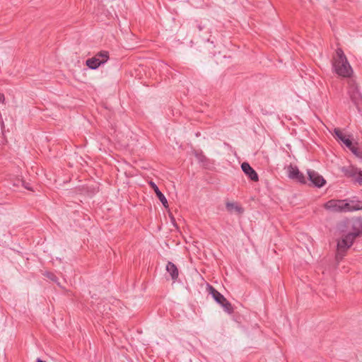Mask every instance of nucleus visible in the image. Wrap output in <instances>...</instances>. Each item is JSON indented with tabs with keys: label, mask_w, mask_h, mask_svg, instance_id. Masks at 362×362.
<instances>
[{
	"label": "nucleus",
	"mask_w": 362,
	"mask_h": 362,
	"mask_svg": "<svg viewBox=\"0 0 362 362\" xmlns=\"http://www.w3.org/2000/svg\"><path fill=\"white\" fill-rule=\"evenodd\" d=\"M326 184L325 179L318 174V188L324 187Z\"/></svg>",
	"instance_id": "21"
},
{
	"label": "nucleus",
	"mask_w": 362,
	"mask_h": 362,
	"mask_svg": "<svg viewBox=\"0 0 362 362\" xmlns=\"http://www.w3.org/2000/svg\"><path fill=\"white\" fill-rule=\"evenodd\" d=\"M325 208L334 212H344L341 199H331L325 204Z\"/></svg>",
	"instance_id": "8"
},
{
	"label": "nucleus",
	"mask_w": 362,
	"mask_h": 362,
	"mask_svg": "<svg viewBox=\"0 0 362 362\" xmlns=\"http://www.w3.org/2000/svg\"><path fill=\"white\" fill-rule=\"evenodd\" d=\"M208 288L209 293L212 296L214 300L223 308L224 311L228 314L233 313V308L231 303L224 297V296L212 286L209 285Z\"/></svg>",
	"instance_id": "3"
},
{
	"label": "nucleus",
	"mask_w": 362,
	"mask_h": 362,
	"mask_svg": "<svg viewBox=\"0 0 362 362\" xmlns=\"http://www.w3.org/2000/svg\"><path fill=\"white\" fill-rule=\"evenodd\" d=\"M354 209L356 211L362 210V201L358 200L357 197H356V203L354 206Z\"/></svg>",
	"instance_id": "23"
},
{
	"label": "nucleus",
	"mask_w": 362,
	"mask_h": 362,
	"mask_svg": "<svg viewBox=\"0 0 362 362\" xmlns=\"http://www.w3.org/2000/svg\"><path fill=\"white\" fill-rule=\"evenodd\" d=\"M36 362H45V361L41 360L40 358H37Z\"/></svg>",
	"instance_id": "27"
},
{
	"label": "nucleus",
	"mask_w": 362,
	"mask_h": 362,
	"mask_svg": "<svg viewBox=\"0 0 362 362\" xmlns=\"http://www.w3.org/2000/svg\"><path fill=\"white\" fill-rule=\"evenodd\" d=\"M95 57L99 59L101 62H103V64H105L109 59V53L107 51H101L97 53Z\"/></svg>",
	"instance_id": "17"
},
{
	"label": "nucleus",
	"mask_w": 362,
	"mask_h": 362,
	"mask_svg": "<svg viewBox=\"0 0 362 362\" xmlns=\"http://www.w3.org/2000/svg\"><path fill=\"white\" fill-rule=\"evenodd\" d=\"M166 270L170 274L173 280H177L178 278L179 272L176 265L174 263L168 262L166 264Z\"/></svg>",
	"instance_id": "13"
},
{
	"label": "nucleus",
	"mask_w": 362,
	"mask_h": 362,
	"mask_svg": "<svg viewBox=\"0 0 362 362\" xmlns=\"http://www.w3.org/2000/svg\"><path fill=\"white\" fill-rule=\"evenodd\" d=\"M334 66L337 74L341 76L349 77L353 73L352 68L347 59L336 62Z\"/></svg>",
	"instance_id": "6"
},
{
	"label": "nucleus",
	"mask_w": 362,
	"mask_h": 362,
	"mask_svg": "<svg viewBox=\"0 0 362 362\" xmlns=\"http://www.w3.org/2000/svg\"><path fill=\"white\" fill-rule=\"evenodd\" d=\"M317 121H320L322 123V124H323L322 122H321L319 118L317 119Z\"/></svg>",
	"instance_id": "29"
},
{
	"label": "nucleus",
	"mask_w": 362,
	"mask_h": 362,
	"mask_svg": "<svg viewBox=\"0 0 362 362\" xmlns=\"http://www.w3.org/2000/svg\"><path fill=\"white\" fill-rule=\"evenodd\" d=\"M348 148L356 157L362 158V149H361L358 147L356 146L353 143L351 144V146H350V148Z\"/></svg>",
	"instance_id": "18"
},
{
	"label": "nucleus",
	"mask_w": 362,
	"mask_h": 362,
	"mask_svg": "<svg viewBox=\"0 0 362 362\" xmlns=\"http://www.w3.org/2000/svg\"><path fill=\"white\" fill-rule=\"evenodd\" d=\"M196 28L198 29L199 31H202L204 28L201 23H199L197 21H196Z\"/></svg>",
	"instance_id": "25"
},
{
	"label": "nucleus",
	"mask_w": 362,
	"mask_h": 362,
	"mask_svg": "<svg viewBox=\"0 0 362 362\" xmlns=\"http://www.w3.org/2000/svg\"><path fill=\"white\" fill-rule=\"evenodd\" d=\"M25 187L28 189H30V188L28 186H25Z\"/></svg>",
	"instance_id": "28"
},
{
	"label": "nucleus",
	"mask_w": 362,
	"mask_h": 362,
	"mask_svg": "<svg viewBox=\"0 0 362 362\" xmlns=\"http://www.w3.org/2000/svg\"><path fill=\"white\" fill-rule=\"evenodd\" d=\"M242 170L252 181L257 182L259 180L258 175L248 163L244 162L241 165Z\"/></svg>",
	"instance_id": "9"
},
{
	"label": "nucleus",
	"mask_w": 362,
	"mask_h": 362,
	"mask_svg": "<svg viewBox=\"0 0 362 362\" xmlns=\"http://www.w3.org/2000/svg\"><path fill=\"white\" fill-rule=\"evenodd\" d=\"M355 239L352 235L345 236L341 235V238L337 240V251L335 257L337 262H340L346 256L348 250L352 246Z\"/></svg>",
	"instance_id": "2"
},
{
	"label": "nucleus",
	"mask_w": 362,
	"mask_h": 362,
	"mask_svg": "<svg viewBox=\"0 0 362 362\" xmlns=\"http://www.w3.org/2000/svg\"><path fill=\"white\" fill-rule=\"evenodd\" d=\"M341 171L344 175L359 185H362V170L354 165L343 166Z\"/></svg>",
	"instance_id": "4"
},
{
	"label": "nucleus",
	"mask_w": 362,
	"mask_h": 362,
	"mask_svg": "<svg viewBox=\"0 0 362 362\" xmlns=\"http://www.w3.org/2000/svg\"><path fill=\"white\" fill-rule=\"evenodd\" d=\"M288 177L299 183L305 184L306 178L297 166L290 165L287 168Z\"/></svg>",
	"instance_id": "7"
},
{
	"label": "nucleus",
	"mask_w": 362,
	"mask_h": 362,
	"mask_svg": "<svg viewBox=\"0 0 362 362\" xmlns=\"http://www.w3.org/2000/svg\"><path fill=\"white\" fill-rule=\"evenodd\" d=\"M226 207L230 213L236 211L238 214H242L243 212V209L233 202H227L226 204Z\"/></svg>",
	"instance_id": "15"
},
{
	"label": "nucleus",
	"mask_w": 362,
	"mask_h": 362,
	"mask_svg": "<svg viewBox=\"0 0 362 362\" xmlns=\"http://www.w3.org/2000/svg\"><path fill=\"white\" fill-rule=\"evenodd\" d=\"M337 54L338 56V60L337 62H341L347 59L346 55L344 54L343 50L340 48L337 49Z\"/></svg>",
	"instance_id": "20"
},
{
	"label": "nucleus",
	"mask_w": 362,
	"mask_h": 362,
	"mask_svg": "<svg viewBox=\"0 0 362 362\" xmlns=\"http://www.w3.org/2000/svg\"><path fill=\"white\" fill-rule=\"evenodd\" d=\"M356 220L362 233V216L356 217Z\"/></svg>",
	"instance_id": "24"
},
{
	"label": "nucleus",
	"mask_w": 362,
	"mask_h": 362,
	"mask_svg": "<svg viewBox=\"0 0 362 362\" xmlns=\"http://www.w3.org/2000/svg\"><path fill=\"white\" fill-rule=\"evenodd\" d=\"M197 160L201 163H204L207 161L206 157L204 155L202 151H194V153Z\"/></svg>",
	"instance_id": "19"
},
{
	"label": "nucleus",
	"mask_w": 362,
	"mask_h": 362,
	"mask_svg": "<svg viewBox=\"0 0 362 362\" xmlns=\"http://www.w3.org/2000/svg\"><path fill=\"white\" fill-rule=\"evenodd\" d=\"M343 202L344 212L355 211L354 206L356 203V197L341 199Z\"/></svg>",
	"instance_id": "11"
},
{
	"label": "nucleus",
	"mask_w": 362,
	"mask_h": 362,
	"mask_svg": "<svg viewBox=\"0 0 362 362\" xmlns=\"http://www.w3.org/2000/svg\"><path fill=\"white\" fill-rule=\"evenodd\" d=\"M150 185L152 187V188L153 189L155 193L156 194V196L158 197V199L160 201L162 204L165 208H167L168 206V200L165 198V195L160 191L158 186L153 182H151Z\"/></svg>",
	"instance_id": "12"
},
{
	"label": "nucleus",
	"mask_w": 362,
	"mask_h": 362,
	"mask_svg": "<svg viewBox=\"0 0 362 362\" xmlns=\"http://www.w3.org/2000/svg\"><path fill=\"white\" fill-rule=\"evenodd\" d=\"M337 228L341 235L345 236L352 235L355 240L362 235L356 218L344 219L338 223Z\"/></svg>",
	"instance_id": "1"
},
{
	"label": "nucleus",
	"mask_w": 362,
	"mask_h": 362,
	"mask_svg": "<svg viewBox=\"0 0 362 362\" xmlns=\"http://www.w3.org/2000/svg\"><path fill=\"white\" fill-rule=\"evenodd\" d=\"M86 66L90 69H96L100 65L103 64V62H101L99 59L96 58L95 56L88 59L86 61Z\"/></svg>",
	"instance_id": "14"
},
{
	"label": "nucleus",
	"mask_w": 362,
	"mask_h": 362,
	"mask_svg": "<svg viewBox=\"0 0 362 362\" xmlns=\"http://www.w3.org/2000/svg\"><path fill=\"white\" fill-rule=\"evenodd\" d=\"M349 94L352 103L356 105L358 112H361L362 94L360 93L358 86L353 81L350 83Z\"/></svg>",
	"instance_id": "5"
},
{
	"label": "nucleus",
	"mask_w": 362,
	"mask_h": 362,
	"mask_svg": "<svg viewBox=\"0 0 362 362\" xmlns=\"http://www.w3.org/2000/svg\"><path fill=\"white\" fill-rule=\"evenodd\" d=\"M334 133L337 140L340 141L346 148H350L353 142L349 136L344 135L338 128L334 129Z\"/></svg>",
	"instance_id": "10"
},
{
	"label": "nucleus",
	"mask_w": 362,
	"mask_h": 362,
	"mask_svg": "<svg viewBox=\"0 0 362 362\" xmlns=\"http://www.w3.org/2000/svg\"><path fill=\"white\" fill-rule=\"evenodd\" d=\"M5 100L4 95L1 93H0V103H4Z\"/></svg>",
	"instance_id": "26"
},
{
	"label": "nucleus",
	"mask_w": 362,
	"mask_h": 362,
	"mask_svg": "<svg viewBox=\"0 0 362 362\" xmlns=\"http://www.w3.org/2000/svg\"><path fill=\"white\" fill-rule=\"evenodd\" d=\"M307 173L308 175V179L310 182V185L317 187V175H315V172L310 170H308Z\"/></svg>",
	"instance_id": "16"
},
{
	"label": "nucleus",
	"mask_w": 362,
	"mask_h": 362,
	"mask_svg": "<svg viewBox=\"0 0 362 362\" xmlns=\"http://www.w3.org/2000/svg\"><path fill=\"white\" fill-rule=\"evenodd\" d=\"M45 276L54 282H57L58 280V278L56 276V275H54V274H52L51 272H46L45 274Z\"/></svg>",
	"instance_id": "22"
}]
</instances>
